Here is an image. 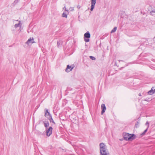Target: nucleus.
<instances>
[{
  "label": "nucleus",
  "instance_id": "obj_1",
  "mask_svg": "<svg viewBox=\"0 0 155 155\" xmlns=\"http://www.w3.org/2000/svg\"><path fill=\"white\" fill-rule=\"evenodd\" d=\"M136 136L133 134H129L126 133L125 134L124 138L126 140H131L135 139Z\"/></svg>",
  "mask_w": 155,
  "mask_h": 155
},
{
  "label": "nucleus",
  "instance_id": "obj_2",
  "mask_svg": "<svg viewBox=\"0 0 155 155\" xmlns=\"http://www.w3.org/2000/svg\"><path fill=\"white\" fill-rule=\"evenodd\" d=\"M52 129L51 127H49L48 128H46V135L47 136H49L52 134Z\"/></svg>",
  "mask_w": 155,
  "mask_h": 155
},
{
  "label": "nucleus",
  "instance_id": "obj_3",
  "mask_svg": "<svg viewBox=\"0 0 155 155\" xmlns=\"http://www.w3.org/2000/svg\"><path fill=\"white\" fill-rule=\"evenodd\" d=\"M96 3V0H91V11H92Z\"/></svg>",
  "mask_w": 155,
  "mask_h": 155
},
{
  "label": "nucleus",
  "instance_id": "obj_4",
  "mask_svg": "<svg viewBox=\"0 0 155 155\" xmlns=\"http://www.w3.org/2000/svg\"><path fill=\"white\" fill-rule=\"evenodd\" d=\"M101 108L102 109V111L101 114H103L106 109V106L104 104H102L101 105Z\"/></svg>",
  "mask_w": 155,
  "mask_h": 155
},
{
  "label": "nucleus",
  "instance_id": "obj_5",
  "mask_svg": "<svg viewBox=\"0 0 155 155\" xmlns=\"http://www.w3.org/2000/svg\"><path fill=\"white\" fill-rule=\"evenodd\" d=\"M74 67H71V66H69V65H68L67 66V68L65 69V71L67 72L70 71H71L72 70L73 68Z\"/></svg>",
  "mask_w": 155,
  "mask_h": 155
},
{
  "label": "nucleus",
  "instance_id": "obj_6",
  "mask_svg": "<svg viewBox=\"0 0 155 155\" xmlns=\"http://www.w3.org/2000/svg\"><path fill=\"white\" fill-rule=\"evenodd\" d=\"M35 42L34 41V39L32 38V39H31V38H29L28 39V40L26 42V43L27 44L29 45V44L33 43H34Z\"/></svg>",
  "mask_w": 155,
  "mask_h": 155
},
{
  "label": "nucleus",
  "instance_id": "obj_7",
  "mask_svg": "<svg viewBox=\"0 0 155 155\" xmlns=\"http://www.w3.org/2000/svg\"><path fill=\"white\" fill-rule=\"evenodd\" d=\"M45 117L49 116L51 115L50 113L48 112V109H45Z\"/></svg>",
  "mask_w": 155,
  "mask_h": 155
},
{
  "label": "nucleus",
  "instance_id": "obj_8",
  "mask_svg": "<svg viewBox=\"0 0 155 155\" xmlns=\"http://www.w3.org/2000/svg\"><path fill=\"white\" fill-rule=\"evenodd\" d=\"M91 37V35L89 31H87L85 33L84 35V38H89Z\"/></svg>",
  "mask_w": 155,
  "mask_h": 155
},
{
  "label": "nucleus",
  "instance_id": "obj_9",
  "mask_svg": "<svg viewBox=\"0 0 155 155\" xmlns=\"http://www.w3.org/2000/svg\"><path fill=\"white\" fill-rule=\"evenodd\" d=\"M47 118L49 120L51 123H52L54 124H55V123L51 115L47 117Z\"/></svg>",
  "mask_w": 155,
  "mask_h": 155
},
{
  "label": "nucleus",
  "instance_id": "obj_10",
  "mask_svg": "<svg viewBox=\"0 0 155 155\" xmlns=\"http://www.w3.org/2000/svg\"><path fill=\"white\" fill-rule=\"evenodd\" d=\"M57 44L58 47L59 48H61V45L62 44V41L61 40L58 41Z\"/></svg>",
  "mask_w": 155,
  "mask_h": 155
},
{
  "label": "nucleus",
  "instance_id": "obj_11",
  "mask_svg": "<svg viewBox=\"0 0 155 155\" xmlns=\"http://www.w3.org/2000/svg\"><path fill=\"white\" fill-rule=\"evenodd\" d=\"M154 88V87H153L151 88V89L148 92V94H150V95H152V94H154V92H153V89Z\"/></svg>",
  "mask_w": 155,
  "mask_h": 155
},
{
  "label": "nucleus",
  "instance_id": "obj_12",
  "mask_svg": "<svg viewBox=\"0 0 155 155\" xmlns=\"http://www.w3.org/2000/svg\"><path fill=\"white\" fill-rule=\"evenodd\" d=\"M43 123L44 124V126L46 127V128H47V127L49 126V123L48 121H47V122L44 121Z\"/></svg>",
  "mask_w": 155,
  "mask_h": 155
},
{
  "label": "nucleus",
  "instance_id": "obj_13",
  "mask_svg": "<svg viewBox=\"0 0 155 155\" xmlns=\"http://www.w3.org/2000/svg\"><path fill=\"white\" fill-rule=\"evenodd\" d=\"M21 21H19V23L18 24H16L15 25V27L16 28L19 26H21Z\"/></svg>",
  "mask_w": 155,
  "mask_h": 155
},
{
  "label": "nucleus",
  "instance_id": "obj_14",
  "mask_svg": "<svg viewBox=\"0 0 155 155\" xmlns=\"http://www.w3.org/2000/svg\"><path fill=\"white\" fill-rule=\"evenodd\" d=\"M155 9H154L153 10H152L150 12V15H153V16H154L155 15Z\"/></svg>",
  "mask_w": 155,
  "mask_h": 155
},
{
  "label": "nucleus",
  "instance_id": "obj_15",
  "mask_svg": "<svg viewBox=\"0 0 155 155\" xmlns=\"http://www.w3.org/2000/svg\"><path fill=\"white\" fill-rule=\"evenodd\" d=\"M62 17L67 18V14L66 13L64 12L62 15Z\"/></svg>",
  "mask_w": 155,
  "mask_h": 155
},
{
  "label": "nucleus",
  "instance_id": "obj_16",
  "mask_svg": "<svg viewBox=\"0 0 155 155\" xmlns=\"http://www.w3.org/2000/svg\"><path fill=\"white\" fill-rule=\"evenodd\" d=\"M117 29V27H115L114 28L111 30V33H114L115 32Z\"/></svg>",
  "mask_w": 155,
  "mask_h": 155
},
{
  "label": "nucleus",
  "instance_id": "obj_17",
  "mask_svg": "<svg viewBox=\"0 0 155 155\" xmlns=\"http://www.w3.org/2000/svg\"><path fill=\"white\" fill-rule=\"evenodd\" d=\"M20 0H15L13 3V5H15L17 3L19 2Z\"/></svg>",
  "mask_w": 155,
  "mask_h": 155
},
{
  "label": "nucleus",
  "instance_id": "obj_18",
  "mask_svg": "<svg viewBox=\"0 0 155 155\" xmlns=\"http://www.w3.org/2000/svg\"><path fill=\"white\" fill-rule=\"evenodd\" d=\"M148 129V127H147V128L144 131V132L142 133L141 134V135H144L145 134V133L147 132V131Z\"/></svg>",
  "mask_w": 155,
  "mask_h": 155
},
{
  "label": "nucleus",
  "instance_id": "obj_19",
  "mask_svg": "<svg viewBox=\"0 0 155 155\" xmlns=\"http://www.w3.org/2000/svg\"><path fill=\"white\" fill-rule=\"evenodd\" d=\"M90 58L91 59L93 60H94L96 59L95 58L92 56H90Z\"/></svg>",
  "mask_w": 155,
  "mask_h": 155
},
{
  "label": "nucleus",
  "instance_id": "obj_20",
  "mask_svg": "<svg viewBox=\"0 0 155 155\" xmlns=\"http://www.w3.org/2000/svg\"><path fill=\"white\" fill-rule=\"evenodd\" d=\"M84 41L86 42H87L89 41V39L88 38L86 39V38H84Z\"/></svg>",
  "mask_w": 155,
  "mask_h": 155
},
{
  "label": "nucleus",
  "instance_id": "obj_21",
  "mask_svg": "<svg viewBox=\"0 0 155 155\" xmlns=\"http://www.w3.org/2000/svg\"><path fill=\"white\" fill-rule=\"evenodd\" d=\"M138 124H139V123L138 121H137V123L135 125V127L137 128V125H138Z\"/></svg>",
  "mask_w": 155,
  "mask_h": 155
},
{
  "label": "nucleus",
  "instance_id": "obj_22",
  "mask_svg": "<svg viewBox=\"0 0 155 155\" xmlns=\"http://www.w3.org/2000/svg\"><path fill=\"white\" fill-rule=\"evenodd\" d=\"M146 124L147 125H148V128L149 127V123L148 122V121H147L146 123Z\"/></svg>",
  "mask_w": 155,
  "mask_h": 155
},
{
  "label": "nucleus",
  "instance_id": "obj_23",
  "mask_svg": "<svg viewBox=\"0 0 155 155\" xmlns=\"http://www.w3.org/2000/svg\"><path fill=\"white\" fill-rule=\"evenodd\" d=\"M77 8H78V9H79L80 8H81V6L79 5H78V6H77Z\"/></svg>",
  "mask_w": 155,
  "mask_h": 155
},
{
  "label": "nucleus",
  "instance_id": "obj_24",
  "mask_svg": "<svg viewBox=\"0 0 155 155\" xmlns=\"http://www.w3.org/2000/svg\"><path fill=\"white\" fill-rule=\"evenodd\" d=\"M64 8H65V10L66 11H68V10H67L65 6H64Z\"/></svg>",
  "mask_w": 155,
  "mask_h": 155
},
{
  "label": "nucleus",
  "instance_id": "obj_25",
  "mask_svg": "<svg viewBox=\"0 0 155 155\" xmlns=\"http://www.w3.org/2000/svg\"><path fill=\"white\" fill-rule=\"evenodd\" d=\"M139 96H141V94L140 93H139L138 94Z\"/></svg>",
  "mask_w": 155,
  "mask_h": 155
},
{
  "label": "nucleus",
  "instance_id": "obj_26",
  "mask_svg": "<svg viewBox=\"0 0 155 155\" xmlns=\"http://www.w3.org/2000/svg\"><path fill=\"white\" fill-rule=\"evenodd\" d=\"M153 92H154V93H155V89H154V88L153 89Z\"/></svg>",
  "mask_w": 155,
  "mask_h": 155
}]
</instances>
